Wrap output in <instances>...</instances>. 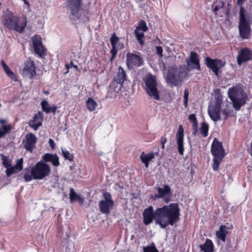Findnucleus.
<instances>
[{"mask_svg": "<svg viewBox=\"0 0 252 252\" xmlns=\"http://www.w3.org/2000/svg\"><path fill=\"white\" fill-rule=\"evenodd\" d=\"M81 0H68L67 6L71 13V18L74 20L80 19V11Z\"/></svg>", "mask_w": 252, "mask_h": 252, "instance_id": "1a4fd4ad", "label": "nucleus"}, {"mask_svg": "<svg viewBox=\"0 0 252 252\" xmlns=\"http://www.w3.org/2000/svg\"><path fill=\"white\" fill-rule=\"evenodd\" d=\"M33 178L32 175L29 173H26L24 175V179L26 182H29Z\"/></svg>", "mask_w": 252, "mask_h": 252, "instance_id": "8fccbe9b", "label": "nucleus"}, {"mask_svg": "<svg viewBox=\"0 0 252 252\" xmlns=\"http://www.w3.org/2000/svg\"><path fill=\"white\" fill-rule=\"evenodd\" d=\"M2 134H3V133H2V131H1V130L0 129V138L1 137H3Z\"/></svg>", "mask_w": 252, "mask_h": 252, "instance_id": "0e129e2a", "label": "nucleus"}, {"mask_svg": "<svg viewBox=\"0 0 252 252\" xmlns=\"http://www.w3.org/2000/svg\"><path fill=\"white\" fill-rule=\"evenodd\" d=\"M136 29L140 31H142L143 32H146L148 30V27H147L146 23L143 20H142L139 22L138 25L136 27Z\"/></svg>", "mask_w": 252, "mask_h": 252, "instance_id": "4c0bfd02", "label": "nucleus"}, {"mask_svg": "<svg viewBox=\"0 0 252 252\" xmlns=\"http://www.w3.org/2000/svg\"><path fill=\"white\" fill-rule=\"evenodd\" d=\"M42 159L46 162H51L54 166L58 167L60 165L59 157L56 154L46 153L43 156Z\"/></svg>", "mask_w": 252, "mask_h": 252, "instance_id": "aec40b11", "label": "nucleus"}, {"mask_svg": "<svg viewBox=\"0 0 252 252\" xmlns=\"http://www.w3.org/2000/svg\"><path fill=\"white\" fill-rule=\"evenodd\" d=\"M156 52L157 54L160 57H162L163 56L162 55V48L161 46H157L156 47Z\"/></svg>", "mask_w": 252, "mask_h": 252, "instance_id": "3c124183", "label": "nucleus"}, {"mask_svg": "<svg viewBox=\"0 0 252 252\" xmlns=\"http://www.w3.org/2000/svg\"><path fill=\"white\" fill-rule=\"evenodd\" d=\"M231 112L230 109L228 105H226L222 110V115L224 116L223 119H226L227 117L230 114Z\"/></svg>", "mask_w": 252, "mask_h": 252, "instance_id": "c03bdc74", "label": "nucleus"}, {"mask_svg": "<svg viewBox=\"0 0 252 252\" xmlns=\"http://www.w3.org/2000/svg\"><path fill=\"white\" fill-rule=\"evenodd\" d=\"M143 0H135V1L137 2H140L141 1H142Z\"/></svg>", "mask_w": 252, "mask_h": 252, "instance_id": "338daca9", "label": "nucleus"}, {"mask_svg": "<svg viewBox=\"0 0 252 252\" xmlns=\"http://www.w3.org/2000/svg\"><path fill=\"white\" fill-rule=\"evenodd\" d=\"M32 43L34 46L35 53L40 56L45 54L44 48L41 41V37L39 35H35L32 38Z\"/></svg>", "mask_w": 252, "mask_h": 252, "instance_id": "f3484780", "label": "nucleus"}, {"mask_svg": "<svg viewBox=\"0 0 252 252\" xmlns=\"http://www.w3.org/2000/svg\"><path fill=\"white\" fill-rule=\"evenodd\" d=\"M78 200L80 204H82L84 202V198L81 197L80 195H78L77 197V199H76V200Z\"/></svg>", "mask_w": 252, "mask_h": 252, "instance_id": "6e6d98bb", "label": "nucleus"}, {"mask_svg": "<svg viewBox=\"0 0 252 252\" xmlns=\"http://www.w3.org/2000/svg\"><path fill=\"white\" fill-rule=\"evenodd\" d=\"M70 65L75 68L76 69H77V66L76 65H74L72 63H70Z\"/></svg>", "mask_w": 252, "mask_h": 252, "instance_id": "bf43d9fd", "label": "nucleus"}, {"mask_svg": "<svg viewBox=\"0 0 252 252\" xmlns=\"http://www.w3.org/2000/svg\"><path fill=\"white\" fill-rule=\"evenodd\" d=\"M154 158V153H151L149 154H145L142 152L140 156V159L143 163L145 165L146 167L149 166V162Z\"/></svg>", "mask_w": 252, "mask_h": 252, "instance_id": "a878e982", "label": "nucleus"}, {"mask_svg": "<svg viewBox=\"0 0 252 252\" xmlns=\"http://www.w3.org/2000/svg\"><path fill=\"white\" fill-rule=\"evenodd\" d=\"M23 75L26 77L32 78L36 75L35 66L32 61H28L22 70Z\"/></svg>", "mask_w": 252, "mask_h": 252, "instance_id": "dca6fc26", "label": "nucleus"}, {"mask_svg": "<svg viewBox=\"0 0 252 252\" xmlns=\"http://www.w3.org/2000/svg\"><path fill=\"white\" fill-rule=\"evenodd\" d=\"M222 159V158L220 159L219 158L214 157L212 168L214 171L218 170Z\"/></svg>", "mask_w": 252, "mask_h": 252, "instance_id": "72a5a7b5", "label": "nucleus"}, {"mask_svg": "<svg viewBox=\"0 0 252 252\" xmlns=\"http://www.w3.org/2000/svg\"><path fill=\"white\" fill-rule=\"evenodd\" d=\"M208 111L210 118L213 121L217 122L220 119V111L217 110L210 106L208 107Z\"/></svg>", "mask_w": 252, "mask_h": 252, "instance_id": "4be33fe9", "label": "nucleus"}, {"mask_svg": "<svg viewBox=\"0 0 252 252\" xmlns=\"http://www.w3.org/2000/svg\"><path fill=\"white\" fill-rule=\"evenodd\" d=\"M86 105L88 109L92 112L95 109L97 103L93 98H89L86 101Z\"/></svg>", "mask_w": 252, "mask_h": 252, "instance_id": "bb28decb", "label": "nucleus"}, {"mask_svg": "<svg viewBox=\"0 0 252 252\" xmlns=\"http://www.w3.org/2000/svg\"><path fill=\"white\" fill-rule=\"evenodd\" d=\"M37 138L32 133H29L26 136V139L23 142L24 143V147L28 151L32 152L34 148L36 142Z\"/></svg>", "mask_w": 252, "mask_h": 252, "instance_id": "a211bd4d", "label": "nucleus"}, {"mask_svg": "<svg viewBox=\"0 0 252 252\" xmlns=\"http://www.w3.org/2000/svg\"><path fill=\"white\" fill-rule=\"evenodd\" d=\"M176 138L178 151L180 155L183 156L184 153V129L182 125L179 126L176 134Z\"/></svg>", "mask_w": 252, "mask_h": 252, "instance_id": "2eb2a0df", "label": "nucleus"}, {"mask_svg": "<svg viewBox=\"0 0 252 252\" xmlns=\"http://www.w3.org/2000/svg\"><path fill=\"white\" fill-rule=\"evenodd\" d=\"M118 48H119L116 47L115 46H114V47H112V49L111 50V53L112 54L111 60H112L113 58L115 57V56L117 54V53L118 52Z\"/></svg>", "mask_w": 252, "mask_h": 252, "instance_id": "09e8293b", "label": "nucleus"}, {"mask_svg": "<svg viewBox=\"0 0 252 252\" xmlns=\"http://www.w3.org/2000/svg\"><path fill=\"white\" fill-rule=\"evenodd\" d=\"M49 144L52 149H54L55 146V143L53 140L50 138L49 140Z\"/></svg>", "mask_w": 252, "mask_h": 252, "instance_id": "864d4df0", "label": "nucleus"}, {"mask_svg": "<svg viewBox=\"0 0 252 252\" xmlns=\"http://www.w3.org/2000/svg\"><path fill=\"white\" fill-rule=\"evenodd\" d=\"M200 248L204 252H213L214 244L210 239H207L205 243L200 246Z\"/></svg>", "mask_w": 252, "mask_h": 252, "instance_id": "5701e85b", "label": "nucleus"}, {"mask_svg": "<svg viewBox=\"0 0 252 252\" xmlns=\"http://www.w3.org/2000/svg\"><path fill=\"white\" fill-rule=\"evenodd\" d=\"M157 191L158 194L155 195L156 198L163 197L164 195L169 194L170 192V189L168 185H164L163 188L158 187Z\"/></svg>", "mask_w": 252, "mask_h": 252, "instance_id": "393cba45", "label": "nucleus"}, {"mask_svg": "<svg viewBox=\"0 0 252 252\" xmlns=\"http://www.w3.org/2000/svg\"><path fill=\"white\" fill-rule=\"evenodd\" d=\"M145 89L148 95L156 100H159L156 77L152 74L147 75L144 79Z\"/></svg>", "mask_w": 252, "mask_h": 252, "instance_id": "39448f33", "label": "nucleus"}, {"mask_svg": "<svg viewBox=\"0 0 252 252\" xmlns=\"http://www.w3.org/2000/svg\"><path fill=\"white\" fill-rule=\"evenodd\" d=\"M250 152L251 155L252 156V141L251 146V147L250 149Z\"/></svg>", "mask_w": 252, "mask_h": 252, "instance_id": "052dcab7", "label": "nucleus"}, {"mask_svg": "<svg viewBox=\"0 0 252 252\" xmlns=\"http://www.w3.org/2000/svg\"><path fill=\"white\" fill-rule=\"evenodd\" d=\"M2 165L6 168L10 167L11 166V161L9 158L3 155H1Z\"/></svg>", "mask_w": 252, "mask_h": 252, "instance_id": "c9c22d12", "label": "nucleus"}, {"mask_svg": "<svg viewBox=\"0 0 252 252\" xmlns=\"http://www.w3.org/2000/svg\"><path fill=\"white\" fill-rule=\"evenodd\" d=\"M156 155L157 156H158V152H156L154 154V155Z\"/></svg>", "mask_w": 252, "mask_h": 252, "instance_id": "774afa93", "label": "nucleus"}, {"mask_svg": "<svg viewBox=\"0 0 252 252\" xmlns=\"http://www.w3.org/2000/svg\"><path fill=\"white\" fill-rule=\"evenodd\" d=\"M110 42H111V44L112 47H114V46H115L116 47L120 48V49H121L122 48V46L120 45V44L119 43V38H118V37H117L116 36V34L115 33H114L112 35L111 38H110Z\"/></svg>", "mask_w": 252, "mask_h": 252, "instance_id": "7c9ffc66", "label": "nucleus"}, {"mask_svg": "<svg viewBox=\"0 0 252 252\" xmlns=\"http://www.w3.org/2000/svg\"><path fill=\"white\" fill-rule=\"evenodd\" d=\"M1 64H2V66H3V69H5V68H6V67H8V66L6 65V64L5 63L4 61H2V62H1Z\"/></svg>", "mask_w": 252, "mask_h": 252, "instance_id": "13d9d810", "label": "nucleus"}, {"mask_svg": "<svg viewBox=\"0 0 252 252\" xmlns=\"http://www.w3.org/2000/svg\"><path fill=\"white\" fill-rule=\"evenodd\" d=\"M50 173L49 166L43 161H40L32 169V174L34 179H42Z\"/></svg>", "mask_w": 252, "mask_h": 252, "instance_id": "0eeeda50", "label": "nucleus"}, {"mask_svg": "<svg viewBox=\"0 0 252 252\" xmlns=\"http://www.w3.org/2000/svg\"><path fill=\"white\" fill-rule=\"evenodd\" d=\"M144 32H143L142 31H140L137 29L134 31V33L137 38V39L138 40V41L141 45L144 43L143 38L144 37Z\"/></svg>", "mask_w": 252, "mask_h": 252, "instance_id": "2f4dec72", "label": "nucleus"}, {"mask_svg": "<svg viewBox=\"0 0 252 252\" xmlns=\"http://www.w3.org/2000/svg\"><path fill=\"white\" fill-rule=\"evenodd\" d=\"M228 95L236 111L239 110L247 99V95L240 84L229 88Z\"/></svg>", "mask_w": 252, "mask_h": 252, "instance_id": "f03ea898", "label": "nucleus"}, {"mask_svg": "<svg viewBox=\"0 0 252 252\" xmlns=\"http://www.w3.org/2000/svg\"><path fill=\"white\" fill-rule=\"evenodd\" d=\"M143 252H158V251L153 243L152 245L144 247Z\"/></svg>", "mask_w": 252, "mask_h": 252, "instance_id": "58836bf2", "label": "nucleus"}, {"mask_svg": "<svg viewBox=\"0 0 252 252\" xmlns=\"http://www.w3.org/2000/svg\"><path fill=\"white\" fill-rule=\"evenodd\" d=\"M143 61L138 55L128 53L126 54V65L129 68L139 67L143 64Z\"/></svg>", "mask_w": 252, "mask_h": 252, "instance_id": "9d476101", "label": "nucleus"}, {"mask_svg": "<svg viewBox=\"0 0 252 252\" xmlns=\"http://www.w3.org/2000/svg\"><path fill=\"white\" fill-rule=\"evenodd\" d=\"M252 59V51L248 48L241 49L238 53L237 61L238 65H241Z\"/></svg>", "mask_w": 252, "mask_h": 252, "instance_id": "9b49d317", "label": "nucleus"}, {"mask_svg": "<svg viewBox=\"0 0 252 252\" xmlns=\"http://www.w3.org/2000/svg\"><path fill=\"white\" fill-rule=\"evenodd\" d=\"M186 63L188 70H189V69H195L198 70H200L198 56L196 53L191 52L190 53L189 59H187Z\"/></svg>", "mask_w": 252, "mask_h": 252, "instance_id": "4468645a", "label": "nucleus"}, {"mask_svg": "<svg viewBox=\"0 0 252 252\" xmlns=\"http://www.w3.org/2000/svg\"><path fill=\"white\" fill-rule=\"evenodd\" d=\"M2 136L9 132L11 130V126L10 125H4L1 126Z\"/></svg>", "mask_w": 252, "mask_h": 252, "instance_id": "79ce46f5", "label": "nucleus"}, {"mask_svg": "<svg viewBox=\"0 0 252 252\" xmlns=\"http://www.w3.org/2000/svg\"><path fill=\"white\" fill-rule=\"evenodd\" d=\"M43 113L41 111H39L33 118V120L32 121L33 122L36 123L40 122V123H42V119H43Z\"/></svg>", "mask_w": 252, "mask_h": 252, "instance_id": "f704fd0d", "label": "nucleus"}, {"mask_svg": "<svg viewBox=\"0 0 252 252\" xmlns=\"http://www.w3.org/2000/svg\"><path fill=\"white\" fill-rule=\"evenodd\" d=\"M252 19L245 9L241 6L239 11V32L243 39H248L251 36L250 24Z\"/></svg>", "mask_w": 252, "mask_h": 252, "instance_id": "7ed1b4c3", "label": "nucleus"}, {"mask_svg": "<svg viewBox=\"0 0 252 252\" xmlns=\"http://www.w3.org/2000/svg\"><path fill=\"white\" fill-rule=\"evenodd\" d=\"M4 70L7 75L12 80L15 81L17 80L15 74L10 70L9 67H6Z\"/></svg>", "mask_w": 252, "mask_h": 252, "instance_id": "e433bc0d", "label": "nucleus"}, {"mask_svg": "<svg viewBox=\"0 0 252 252\" xmlns=\"http://www.w3.org/2000/svg\"><path fill=\"white\" fill-rule=\"evenodd\" d=\"M126 72L121 66H119L118 71L114 80L112 82H115L116 84L122 87L123 84L126 79Z\"/></svg>", "mask_w": 252, "mask_h": 252, "instance_id": "6ab92c4d", "label": "nucleus"}, {"mask_svg": "<svg viewBox=\"0 0 252 252\" xmlns=\"http://www.w3.org/2000/svg\"><path fill=\"white\" fill-rule=\"evenodd\" d=\"M3 24L9 29L22 33L27 25V20L25 19L23 22H21L17 16L8 11L3 16Z\"/></svg>", "mask_w": 252, "mask_h": 252, "instance_id": "20e7f679", "label": "nucleus"}, {"mask_svg": "<svg viewBox=\"0 0 252 252\" xmlns=\"http://www.w3.org/2000/svg\"><path fill=\"white\" fill-rule=\"evenodd\" d=\"M62 151L63 155L65 159L70 161L73 160V155L72 154L64 148H62Z\"/></svg>", "mask_w": 252, "mask_h": 252, "instance_id": "473e14b6", "label": "nucleus"}, {"mask_svg": "<svg viewBox=\"0 0 252 252\" xmlns=\"http://www.w3.org/2000/svg\"><path fill=\"white\" fill-rule=\"evenodd\" d=\"M103 199L99 202V208L100 212L104 214H108L110 210L113 209L114 202L112 199L111 194L107 192L103 194Z\"/></svg>", "mask_w": 252, "mask_h": 252, "instance_id": "6e6552de", "label": "nucleus"}, {"mask_svg": "<svg viewBox=\"0 0 252 252\" xmlns=\"http://www.w3.org/2000/svg\"><path fill=\"white\" fill-rule=\"evenodd\" d=\"M42 125V123H40V122L35 123L34 122H33L31 120H30L29 122V125L30 127L32 128L34 130H37L38 128L41 126Z\"/></svg>", "mask_w": 252, "mask_h": 252, "instance_id": "ea45409f", "label": "nucleus"}, {"mask_svg": "<svg viewBox=\"0 0 252 252\" xmlns=\"http://www.w3.org/2000/svg\"><path fill=\"white\" fill-rule=\"evenodd\" d=\"M24 0V3L26 5H30V3L27 0Z\"/></svg>", "mask_w": 252, "mask_h": 252, "instance_id": "680f3d73", "label": "nucleus"}, {"mask_svg": "<svg viewBox=\"0 0 252 252\" xmlns=\"http://www.w3.org/2000/svg\"><path fill=\"white\" fill-rule=\"evenodd\" d=\"M189 95V92L187 89H186L184 91V104L185 107H187V106H188Z\"/></svg>", "mask_w": 252, "mask_h": 252, "instance_id": "de8ad7c7", "label": "nucleus"}, {"mask_svg": "<svg viewBox=\"0 0 252 252\" xmlns=\"http://www.w3.org/2000/svg\"><path fill=\"white\" fill-rule=\"evenodd\" d=\"M121 86L116 84L115 82H111L109 85V89L107 91V96L110 98H115L116 94L121 90Z\"/></svg>", "mask_w": 252, "mask_h": 252, "instance_id": "412c9836", "label": "nucleus"}, {"mask_svg": "<svg viewBox=\"0 0 252 252\" xmlns=\"http://www.w3.org/2000/svg\"><path fill=\"white\" fill-rule=\"evenodd\" d=\"M207 66L212 70L217 76L218 75L219 70L223 65L222 61L219 59L213 60L210 58H206L205 60Z\"/></svg>", "mask_w": 252, "mask_h": 252, "instance_id": "ddd939ff", "label": "nucleus"}, {"mask_svg": "<svg viewBox=\"0 0 252 252\" xmlns=\"http://www.w3.org/2000/svg\"><path fill=\"white\" fill-rule=\"evenodd\" d=\"M208 125L205 122L202 123L199 128V131L202 137H206L208 136Z\"/></svg>", "mask_w": 252, "mask_h": 252, "instance_id": "c756f323", "label": "nucleus"}, {"mask_svg": "<svg viewBox=\"0 0 252 252\" xmlns=\"http://www.w3.org/2000/svg\"><path fill=\"white\" fill-rule=\"evenodd\" d=\"M247 0H237V4L238 5L242 6V5Z\"/></svg>", "mask_w": 252, "mask_h": 252, "instance_id": "5fc2aeb1", "label": "nucleus"}, {"mask_svg": "<svg viewBox=\"0 0 252 252\" xmlns=\"http://www.w3.org/2000/svg\"><path fill=\"white\" fill-rule=\"evenodd\" d=\"M180 211L177 203H171L157 208L155 211L152 206L144 209L143 213V222L149 225L155 220V223L161 228H165L168 225H173L179 220Z\"/></svg>", "mask_w": 252, "mask_h": 252, "instance_id": "f257e3e1", "label": "nucleus"}, {"mask_svg": "<svg viewBox=\"0 0 252 252\" xmlns=\"http://www.w3.org/2000/svg\"><path fill=\"white\" fill-rule=\"evenodd\" d=\"M6 168V173L7 176H10L13 173L18 172L14 166H11L10 167H7Z\"/></svg>", "mask_w": 252, "mask_h": 252, "instance_id": "a18cd8bd", "label": "nucleus"}, {"mask_svg": "<svg viewBox=\"0 0 252 252\" xmlns=\"http://www.w3.org/2000/svg\"><path fill=\"white\" fill-rule=\"evenodd\" d=\"M189 119L192 123V126L193 128L192 134L195 135H196L197 131V122L195 114H192L189 115Z\"/></svg>", "mask_w": 252, "mask_h": 252, "instance_id": "cd10ccee", "label": "nucleus"}, {"mask_svg": "<svg viewBox=\"0 0 252 252\" xmlns=\"http://www.w3.org/2000/svg\"><path fill=\"white\" fill-rule=\"evenodd\" d=\"M187 73L176 67H169L166 78L167 83L171 87L177 86L186 76Z\"/></svg>", "mask_w": 252, "mask_h": 252, "instance_id": "423d86ee", "label": "nucleus"}, {"mask_svg": "<svg viewBox=\"0 0 252 252\" xmlns=\"http://www.w3.org/2000/svg\"><path fill=\"white\" fill-rule=\"evenodd\" d=\"M167 142V138L165 137H161V139H160V142H161V148L162 149H164L165 148V144Z\"/></svg>", "mask_w": 252, "mask_h": 252, "instance_id": "603ef678", "label": "nucleus"}, {"mask_svg": "<svg viewBox=\"0 0 252 252\" xmlns=\"http://www.w3.org/2000/svg\"><path fill=\"white\" fill-rule=\"evenodd\" d=\"M65 67H66V68L67 69H69V65H68V64H66L65 65Z\"/></svg>", "mask_w": 252, "mask_h": 252, "instance_id": "69168bd1", "label": "nucleus"}, {"mask_svg": "<svg viewBox=\"0 0 252 252\" xmlns=\"http://www.w3.org/2000/svg\"><path fill=\"white\" fill-rule=\"evenodd\" d=\"M6 121L5 120L1 119L0 120V123L1 125V126L5 125V123H6Z\"/></svg>", "mask_w": 252, "mask_h": 252, "instance_id": "4d7b16f0", "label": "nucleus"}, {"mask_svg": "<svg viewBox=\"0 0 252 252\" xmlns=\"http://www.w3.org/2000/svg\"><path fill=\"white\" fill-rule=\"evenodd\" d=\"M211 153L214 157L223 158L224 156V151L221 142L215 138L211 145Z\"/></svg>", "mask_w": 252, "mask_h": 252, "instance_id": "f8f14e48", "label": "nucleus"}, {"mask_svg": "<svg viewBox=\"0 0 252 252\" xmlns=\"http://www.w3.org/2000/svg\"><path fill=\"white\" fill-rule=\"evenodd\" d=\"M79 195L77 194L74 191L73 188H71L70 189V193H69V198L70 200V202H73V201L76 200L77 197Z\"/></svg>", "mask_w": 252, "mask_h": 252, "instance_id": "a19ab883", "label": "nucleus"}, {"mask_svg": "<svg viewBox=\"0 0 252 252\" xmlns=\"http://www.w3.org/2000/svg\"><path fill=\"white\" fill-rule=\"evenodd\" d=\"M41 105L42 106V108L43 111L45 112L46 113H49L50 112H52L53 113H55L56 110L57 109V107L56 106H53L52 107H49V109H45L44 108V105H48V102L46 100H43L41 102Z\"/></svg>", "mask_w": 252, "mask_h": 252, "instance_id": "c85d7f7f", "label": "nucleus"}, {"mask_svg": "<svg viewBox=\"0 0 252 252\" xmlns=\"http://www.w3.org/2000/svg\"><path fill=\"white\" fill-rule=\"evenodd\" d=\"M221 103H222V100L219 98H216V103H215V105L214 106H212L211 107L217 110L220 111Z\"/></svg>", "mask_w": 252, "mask_h": 252, "instance_id": "37998d69", "label": "nucleus"}, {"mask_svg": "<svg viewBox=\"0 0 252 252\" xmlns=\"http://www.w3.org/2000/svg\"><path fill=\"white\" fill-rule=\"evenodd\" d=\"M23 162V158H21L20 159L17 160L16 164L14 166V167L17 170V171H20L22 169Z\"/></svg>", "mask_w": 252, "mask_h": 252, "instance_id": "49530a36", "label": "nucleus"}, {"mask_svg": "<svg viewBox=\"0 0 252 252\" xmlns=\"http://www.w3.org/2000/svg\"><path fill=\"white\" fill-rule=\"evenodd\" d=\"M44 106H45L44 108H45V109H49L50 107L49 106V104L48 105H45Z\"/></svg>", "mask_w": 252, "mask_h": 252, "instance_id": "e2e57ef3", "label": "nucleus"}, {"mask_svg": "<svg viewBox=\"0 0 252 252\" xmlns=\"http://www.w3.org/2000/svg\"><path fill=\"white\" fill-rule=\"evenodd\" d=\"M228 228L225 225H221L220 227L219 230L216 232V236L218 238L222 241H225V237L228 233Z\"/></svg>", "mask_w": 252, "mask_h": 252, "instance_id": "b1692460", "label": "nucleus"}]
</instances>
